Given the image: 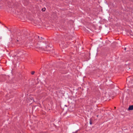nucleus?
<instances>
[{
  "label": "nucleus",
  "instance_id": "f257e3e1",
  "mask_svg": "<svg viewBox=\"0 0 133 133\" xmlns=\"http://www.w3.org/2000/svg\"><path fill=\"white\" fill-rule=\"evenodd\" d=\"M26 36H25V38H28L30 42L35 45L37 48H41L47 51H50L51 49L52 45L48 42L44 41V39L42 37L40 38L39 36L36 35H34L32 37Z\"/></svg>",
  "mask_w": 133,
  "mask_h": 133
},
{
  "label": "nucleus",
  "instance_id": "f03ea898",
  "mask_svg": "<svg viewBox=\"0 0 133 133\" xmlns=\"http://www.w3.org/2000/svg\"><path fill=\"white\" fill-rule=\"evenodd\" d=\"M61 47H62L63 49L68 47L67 44H66L64 42H62L60 44Z\"/></svg>",
  "mask_w": 133,
  "mask_h": 133
},
{
  "label": "nucleus",
  "instance_id": "7ed1b4c3",
  "mask_svg": "<svg viewBox=\"0 0 133 133\" xmlns=\"http://www.w3.org/2000/svg\"><path fill=\"white\" fill-rule=\"evenodd\" d=\"M128 110H133V105L130 106Z\"/></svg>",
  "mask_w": 133,
  "mask_h": 133
},
{
  "label": "nucleus",
  "instance_id": "20e7f679",
  "mask_svg": "<svg viewBox=\"0 0 133 133\" xmlns=\"http://www.w3.org/2000/svg\"><path fill=\"white\" fill-rule=\"evenodd\" d=\"M132 76L130 77H129L127 78V81H129V82H130V81H129L130 79H131V78H132Z\"/></svg>",
  "mask_w": 133,
  "mask_h": 133
},
{
  "label": "nucleus",
  "instance_id": "39448f33",
  "mask_svg": "<svg viewBox=\"0 0 133 133\" xmlns=\"http://www.w3.org/2000/svg\"><path fill=\"white\" fill-rule=\"evenodd\" d=\"M90 124L91 125L92 124V119L91 118H90Z\"/></svg>",
  "mask_w": 133,
  "mask_h": 133
},
{
  "label": "nucleus",
  "instance_id": "423d86ee",
  "mask_svg": "<svg viewBox=\"0 0 133 133\" xmlns=\"http://www.w3.org/2000/svg\"><path fill=\"white\" fill-rule=\"evenodd\" d=\"M129 32L130 35L133 36V33L131 32V31H130Z\"/></svg>",
  "mask_w": 133,
  "mask_h": 133
},
{
  "label": "nucleus",
  "instance_id": "0eeeda50",
  "mask_svg": "<svg viewBox=\"0 0 133 133\" xmlns=\"http://www.w3.org/2000/svg\"><path fill=\"white\" fill-rule=\"evenodd\" d=\"M45 10V8H43L42 9V11H44Z\"/></svg>",
  "mask_w": 133,
  "mask_h": 133
},
{
  "label": "nucleus",
  "instance_id": "6e6552de",
  "mask_svg": "<svg viewBox=\"0 0 133 133\" xmlns=\"http://www.w3.org/2000/svg\"><path fill=\"white\" fill-rule=\"evenodd\" d=\"M24 36H23V35H21V39H23L24 38Z\"/></svg>",
  "mask_w": 133,
  "mask_h": 133
},
{
  "label": "nucleus",
  "instance_id": "1a4fd4ad",
  "mask_svg": "<svg viewBox=\"0 0 133 133\" xmlns=\"http://www.w3.org/2000/svg\"><path fill=\"white\" fill-rule=\"evenodd\" d=\"M35 73V72L34 71H32L31 72V74L32 75H34V74Z\"/></svg>",
  "mask_w": 133,
  "mask_h": 133
},
{
  "label": "nucleus",
  "instance_id": "9d476101",
  "mask_svg": "<svg viewBox=\"0 0 133 133\" xmlns=\"http://www.w3.org/2000/svg\"><path fill=\"white\" fill-rule=\"evenodd\" d=\"M77 132H78V131L77 130L74 133H77Z\"/></svg>",
  "mask_w": 133,
  "mask_h": 133
},
{
  "label": "nucleus",
  "instance_id": "9b49d317",
  "mask_svg": "<svg viewBox=\"0 0 133 133\" xmlns=\"http://www.w3.org/2000/svg\"><path fill=\"white\" fill-rule=\"evenodd\" d=\"M126 49V48H124V50H125Z\"/></svg>",
  "mask_w": 133,
  "mask_h": 133
},
{
  "label": "nucleus",
  "instance_id": "f8f14e48",
  "mask_svg": "<svg viewBox=\"0 0 133 133\" xmlns=\"http://www.w3.org/2000/svg\"><path fill=\"white\" fill-rule=\"evenodd\" d=\"M65 107H67V106L66 105H65Z\"/></svg>",
  "mask_w": 133,
  "mask_h": 133
},
{
  "label": "nucleus",
  "instance_id": "ddd939ff",
  "mask_svg": "<svg viewBox=\"0 0 133 133\" xmlns=\"http://www.w3.org/2000/svg\"><path fill=\"white\" fill-rule=\"evenodd\" d=\"M17 42H18V40H17Z\"/></svg>",
  "mask_w": 133,
  "mask_h": 133
},
{
  "label": "nucleus",
  "instance_id": "4468645a",
  "mask_svg": "<svg viewBox=\"0 0 133 133\" xmlns=\"http://www.w3.org/2000/svg\"><path fill=\"white\" fill-rule=\"evenodd\" d=\"M115 108H116V107H115Z\"/></svg>",
  "mask_w": 133,
  "mask_h": 133
},
{
  "label": "nucleus",
  "instance_id": "2eb2a0df",
  "mask_svg": "<svg viewBox=\"0 0 133 133\" xmlns=\"http://www.w3.org/2000/svg\"><path fill=\"white\" fill-rule=\"evenodd\" d=\"M98 115L97 116V117H98Z\"/></svg>",
  "mask_w": 133,
  "mask_h": 133
}]
</instances>
